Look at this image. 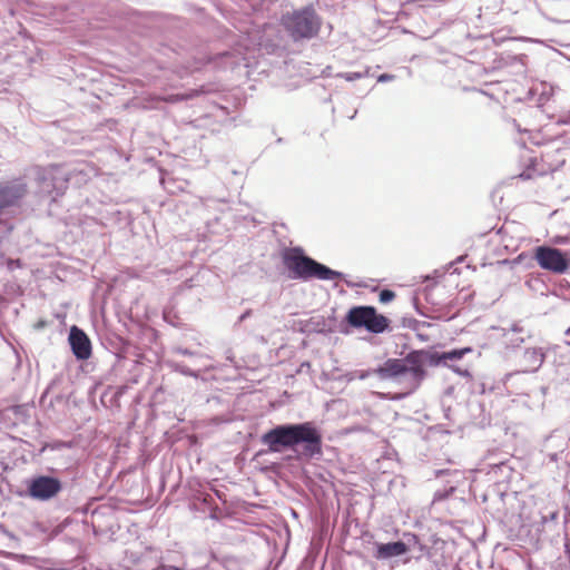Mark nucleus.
I'll return each instance as SVG.
<instances>
[{
    "instance_id": "obj_1",
    "label": "nucleus",
    "mask_w": 570,
    "mask_h": 570,
    "mask_svg": "<svg viewBox=\"0 0 570 570\" xmlns=\"http://www.w3.org/2000/svg\"><path fill=\"white\" fill-rule=\"evenodd\" d=\"M261 441L271 452L302 446L299 458L307 460L323 453L322 433L313 422L277 425L264 433Z\"/></svg>"
},
{
    "instance_id": "obj_2",
    "label": "nucleus",
    "mask_w": 570,
    "mask_h": 570,
    "mask_svg": "<svg viewBox=\"0 0 570 570\" xmlns=\"http://www.w3.org/2000/svg\"><path fill=\"white\" fill-rule=\"evenodd\" d=\"M282 262L292 278L333 281L341 276L338 272L304 255L301 247L285 249L282 253Z\"/></svg>"
},
{
    "instance_id": "obj_3",
    "label": "nucleus",
    "mask_w": 570,
    "mask_h": 570,
    "mask_svg": "<svg viewBox=\"0 0 570 570\" xmlns=\"http://www.w3.org/2000/svg\"><path fill=\"white\" fill-rule=\"evenodd\" d=\"M282 24L293 40L298 41L315 37L322 22L314 8L309 6L284 14Z\"/></svg>"
},
{
    "instance_id": "obj_4",
    "label": "nucleus",
    "mask_w": 570,
    "mask_h": 570,
    "mask_svg": "<svg viewBox=\"0 0 570 570\" xmlns=\"http://www.w3.org/2000/svg\"><path fill=\"white\" fill-rule=\"evenodd\" d=\"M407 371L413 376L414 387H417L426 374L419 352L410 353L405 360L389 358L382 366L375 370V373L380 379L386 380L400 376Z\"/></svg>"
},
{
    "instance_id": "obj_5",
    "label": "nucleus",
    "mask_w": 570,
    "mask_h": 570,
    "mask_svg": "<svg viewBox=\"0 0 570 570\" xmlns=\"http://www.w3.org/2000/svg\"><path fill=\"white\" fill-rule=\"evenodd\" d=\"M345 320L352 327H364L374 334L383 333L390 324L389 318L379 314L373 306H354L347 312Z\"/></svg>"
},
{
    "instance_id": "obj_6",
    "label": "nucleus",
    "mask_w": 570,
    "mask_h": 570,
    "mask_svg": "<svg viewBox=\"0 0 570 570\" xmlns=\"http://www.w3.org/2000/svg\"><path fill=\"white\" fill-rule=\"evenodd\" d=\"M533 258L538 265L554 274H563L569 268V258L559 248L550 246H538L533 250Z\"/></svg>"
},
{
    "instance_id": "obj_7",
    "label": "nucleus",
    "mask_w": 570,
    "mask_h": 570,
    "mask_svg": "<svg viewBox=\"0 0 570 570\" xmlns=\"http://www.w3.org/2000/svg\"><path fill=\"white\" fill-rule=\"evenodd\" d=\"M26 193L27 185L20 178L0 183V215L18 206Z\"/></svg>"
},
{
    "instance_id": "obj_8",
    "label": "nucleus",
    "mask_w": 570,
    "mask_h": 570,
    "mask_svg": "<svg viewBox=\"0 0 570 570\" xmlns=\"http://www.w3.org/2000/svg\"><path fill=\"white\" fill-rule=\"evenodd\" d=\"M69 343L73 355L81 361L91 356V342L88 335L77 326H72L69 333Z\"/></svg>"
},
{
    "instance_id": "obj_9",
    "label": "nucleus",
    "mask_w": 570,
    "mask_h": 570,
    "mask_svg": "<svg viewBox=\"0 0 570 570\" xmlns=\"http://www.w3.org/2000/svg\"><path fill=\"white\" fill-rule=\"evenodd\" d=\"M27 409L24 405H9L0 410L1 428L16 426L27 419Z\"/></svg>"
},
{
    "instance_id": "obj_10",
    "label": "nucleus",
    "mask_w": 570,
    "mask_h": 570,
    "mask_svg": "<svg viewBox=\"0 0 570 570\" xmlns=\"http://www.w3.org/2000/svg\"><path fill=\"white\" fill-rule=\"evenodd\" d=\"M61 490V483L56 478L38 476V499L48 500L57 495Z\"/></svg>"
},
{
    "instance_id": "obj_11",
    "label": "nucleus",
    "mask_w": 570,
    "mask_h": 570,
    "mask_svg": "<svg viewBox=\"0 0 570 570\" xmlns=\"http://www.w3.org/2000/svg\"><path fill=\"white\" fill-rule=\"evenodd\" d=\"M407 546L402 541L379 543L376 546L375 557L377 559H389L392 557H399L407 552Z\"/></svg>"
},
{
    "instance_id": "obj_12",
    "label": "nucleus",
    "mask_w": 570,
    "mask_h": 570,
    "mask_svg": "<svg viewBox=\"0 0 570 570\" xmlns=\"http://www.w3.org/2000/svg\"><path fill=\"white\" fill-rule=\"evenodd\" d=\"M540 161L537 157L531 158L525 168L518 175V178L522 180H530L537 177L543 176V168H539Z\"/></svg>"
},
{
    "instance_id": "obj_13",
    "label": "nucleus",
    "mask_w": 570,
    "mask_h": 570,
    "mask_svg": "<svg viewBox=\"0 0 570 570\" xmlns=\"http://www.w3.org/2000/svg\"><path fill=\"white\" fill-rule=\"evenodd\" d=\"M472 352V348L471 347H463V348H460V350H453V351H450V352H443L442 354H439L436 355V363H443V364H446V361H452V360H460L462 358L465 354L468 353H471Z\"/></svg>"
},
{
    "instance_id": "obj_14",
    "label": "nucleus",
    "mask_w": 570,
    "mask_h": 570,
    "mask_svg": "<svg viewBox=\"0 0 570 570\" xmlns=\"http://www.w3.org/2000/svg\"><path fill=\"white\" fill-rule=\"evenodd\" d=\"M36 475L27 480V493L30 498L36 499Z\"/></svg>"
},
{
    "instance_id": "obj_15",
    "label": "nucleus",
    "mask_w": 570,
    "mask_h": 570,
    "mask_svg": "<svg viewBox=\"0 0 570 570\" xmlns=\"http://www.w3.org/2000/svg\"><path fill=\"white\" fill-rule=\"evenodd\" d=\"M395 297V293L391 289H383L380 293V302L389 303Z\"/></svg>"
},
{
    "instance_id": "obj_16",
    "label": "nucleus",
    "mask_w": 570,
    "mask_h": 570,
    "mask_svg": "<svg viewBox=\"0 0 570 570\" xmlns=\"http://www.w3.org/2000/svg\"><path fill=\"white\" fill-rule=\"evenodd\" d=\"M186 97L185 96H181V95H170V96H167V97H160V98H157V100H161V101H165V102H177V101H180L183 99H185Z\"/></svg>"
},
{
    "instance_id": "obj_17",
    "label": "nucleus",
    "mask_w": 570,
    "mask_h": 570,
    "mask_svg": "<svg viewBox=\"0 0 570 570\" xmlns=\"http://www.w3.org/2000/svg\"><path fill=\"white\" fill-rule=\"evenodd\" d=\"M449 367H450L453 372L458 373V374H459V375H461V376H469V375H470V373H469V371H468V370H462V368L456 367V366H454V365H449Z\"/></svg>"
},
{
    "instance_id": "obj_18",
    "label": "nucleus",
    "mask_w": 570,
    "mask_h": 570,
    "mask_svg": "<svg viewBox=\"0 0 570 570\" xmlns=\"http://www.w3.org/2000/svg\"><path fill=\"white\" fill-rule=\"evenodd\" d=\"M393 78V76L391 75H387V73H383L379 77V81L383 82V81H387V80H391Z\"/></svg>"
},
{
    "instance_id": "obj_19",
    "label": "nucleus",
    "mask_w": 570,
    "mask_h": 570,
    "mask_svg": "<svg viewBox=\"0 0 570 570\" xmlns=\"http://www.w3.org/2000/svg\"><path fill=\"white\" fill-rule=\"evenodd\" d=\"M4 90V83L0 81V92Z\"/></svg>"
}]
</instances>
